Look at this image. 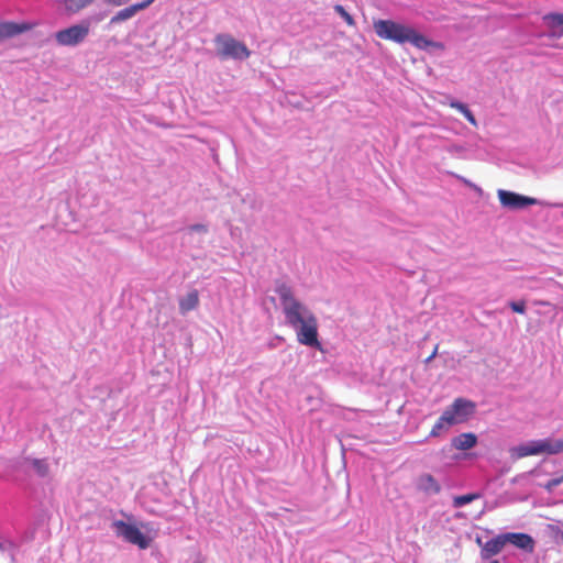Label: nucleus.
<instances>
[{
    "label": "nucleus",
    "mask_w": 563,
    "mask_h": 563,
    "mask_svg": "<svg viewBox=\"0 0 563 563\" xmlns=\"http://www.w3.org/2000/svg\"><path fill=\"white\" fill-rule=\"evenodd\" d=\"M373 26L376 35L383 40L399 44L408 42L420 49H426L432 45L431 41L417 32L413 27L393 20H377L374 21Z\"/></svg>",
    "instance_id": "obj_1"
},
{
    "label": "nucleus",
    "mask_w": 563,
    "mask_h": 563,
    "mask_svg": "<svg viewBox=\"0 0 563 563\" xmlns=\"http://www.w3.org/2000/svg\"><path fill=\"white\" fill-rule=\"evenodd\" d=\"M155 0H144L140 3L132 4L120 10L115 15L111 18V23H119L121 21H125L131 19L136 14V12L146 9L150 7Z\"/></svg>",
    "instance_id": "obj_11"
},
{
    "label": "nucleus",
    "mask_w": 563,
    "mask_h": 563,
    "mask_svg": "<svg viewBox=\"0 0 563 563\" xmlns=\"http://www.w3.org/2000/svg\"><path fill=\"white\" fill-rule=\"evenodd\" d=\"M548 27L551 30L552 34L555 36L563 35V13H549L543 18Z\"/></svg>",
    "instance_id": "obj_16"
},
{
    "label": "nucleus",
    "mask_w": 563,
    "mask_h": 563,
    "mask_svg": "<svg viewBox=\"0 0 563 563\" xmlns=\"http://www.w3.org/2000/svg\"><path fill=\"white\" fill-rule=\"evenodd\" d=\"M475 411V404L464 398H457L449 406L430 431V437H439L452 426L463 423Z\"/></svg>",
    "instance_id": "obj_2"
},
{
    "label": "nucleus",
    "mask_w": 563,
    "mask_h": 563,
    "mask_svg": "<svg viewBox=\"0 0 563 563\" xmlns=\"http://www.w3.org/2000/svg\"><path fill=\"white\" fill-rule=\"evenodd\" d=\"M476 542L481 545V558L483 560H488L499 554L503 551L504 547L506 545L504 534H499L486 541L484 544H482L479 538H477Z\"/></svg>",
    "instance_id": "obj_9"
},
{
    "label": "nucleus",
    "mask_w": 563,
    "mask_h": 563,
    "mask_svg": "<svg viewBox=\"0 0 563 563\" xmlns=\"http://www.w3.org/2000/svg\"><path fill=\"white\" fill-rule=\"evenodd\" d=\"M296 332L297 341L300 344L321 350V343L318 339V319L312 317L307 319L302 323L297 324V328H292Z\"/></svg>",
    "instance_id": "obj_6"
},
{
    "label": "nucleus",
    "mask_w": 563,
    "mask_h": 563,
    "mask_svg": "<svg viewBox=\"0 0 563 563\" xmlns=\"http://www.w3.org/2000/svg\"><path fill=\"white\" fill-rule=\"evenodd\" d=\"M536 453L537 455L540 454H548V455H554L559 454L563 451V438L558 440L552 439H542V440H536Z\"/></svg>",
    "instance_id": "obj_10"
},
{
    "label": "nucleus",
    "mask_w": 563,
    "mask_h": 563,
    "mask_svg": "<svg viewBox=\"0 0 563 563\" xmlns=\"http://www.w3.org/2000/svg\"><path fill=\"white\" fill-rule=\"evenodd\" d=\"M479 498L478 494H466L453 498V506L459 508Z\"/></svg>",
    "instance_id": "obj_21"
},
{
    "label": "nucleus",
    "mask_w": 563,
    "mask_h": 563,
    "mask_svg": "<svg viewBox=\"0 0 563 563\" xmlns=\"http://www.w3.org/2000/svg\"><path fill=\"white\" fill-rule=\"evenodd\" d=\"M450 106L452 108L456 109L457 111H460L472 125H474V126L477 125V121H476L474 114L467 108L466 104L459 102V101H453L450 103Z\"/></svg>",
    "instance_id": "obj_20"
},
{
    "label": "nucleus",
    "mask_w": 563,
    "mask_h": 563,
    "mask_svg": "<svg viewBox=\"0 0 563 563\" xmlns=\"http://www.w3.org/2000/svg\"><path fill=\"white\" fill-rule=\"evenodd\" d=\"M62 1L65 4L67 12H69V13H76L93 2V0H62Z\"/></svg>",
    "instance_id": "obj_19"
},
{
    "label": "nucleus",
    "mask_w": 563,
    "mask_h": 563,
    "mask_svg": "<svg viewBox=\"0 0 563 563\" xmlns=\"http://www.w3.org/2000/svg\"><path fill=\"white\" fill-rule=\"evenodd\" d=\"M276 292L279 296L282 302L286 323L289 327L297 328V324L314 317L312 311H310L303 303L296 299L291 288L287 284H278L276 287Z\"/></svg>",
    "instance_id": "obj_3"
},
{
    "label": "nucleus",
    "mask_w": 563,
    "mask_h": 563,
    "mask_svg": "<svg viewBox=\"0 0 563 563\" xmlns=\"http://www.w3.org/2000/svg\"><path fill=\"white\" fill-rule=\"evenodd\" d=\"M32 29L31 24L27 23H14V22H4L0 23V41L5 37H11L23 32L30 31Z\"/></svg>",
    "instance_id": "obj_13"
},
{
    "label": "nucleus",
    "mask_w": 563,
    "mask_h": 563,
    "mask_svg": "<svg viewBox=\"0 0 563 563\" xmlns=\"http://www.w3.org/2000/svg\"><path fill=\"white\" fill-rule=\"evenodd\" d=\"M437 354H438V345H435L432 353L427 357L426 363H429L431 360H433L437 356Z\"/></svg>",
    "instance_id": "obj_27"
},
{
    "label": "nucleus",
    "mask_w": 563,
    "mask_h": 563,
    "mask_svg": "<svg viewBox=\"0 0 563 563\" xmlns=\"http://www.w3.org/2000/svg\"><path fill=\"white\" fill-rule=\"evenodd\" d=\"M32 466L40 476H46L49 472V466L46 460L34 459L32 461Z\"/></svg>",
    "instance_id": "obj_22"
},
{
    "label": "nucleus",
    "mask_w": 563,
    "mask_h": 563,
    "mask_svg": "<svg viewBox=\"0 0 563 563\" xmlns=\"http://www.w3.org/2000/svg\"><path fill=\"white\" fill-rule=\"evenodd\" d=\"M217 52L222 58L245 59L251 52L246 45L231 35L219 34L216 36Z\"/></svg>",
    "instance_id": "obj_4"
},
{
    "label": "nucleus",
    "mask_w": 563,
    "mask_h": 563,
    "mask_svg": "<svg viewBox=\"0 0 563 563\" xmlns=\"http://www.w3.org/2000/svg\"><path fill=\"white\" fill-rule=\"evenodd\" d=\"M192 231L197 232H207V227L205 224H195L190 228Z\"/></svg>",
    "instance_id": "obj_26"
},
{
    "label": "nucleus",
    "mask_w": 563,
    "mask_h": 563,
    "mask_svg": "<svg viewBox=\"0 0 563 563\" xmlns=\"http://www.w3.org/2000/svg\"><path fill=\"white\" fill-rule=\"evenodd\" d=\"M90 32V23L82 21L55 33V40L60 46H76L82 43Z\"/></svg>",
    "instance_id": "obj_5"
},
{
    "label": "nucleus",
    "mask_w": 563,
    "mask_h": 563,
    "mask_svg": "<svg viewBox=\"0 0 563 563\" xmlns=\"http://www.w3.org/2000/svg\"><path fill=\"white\" fill-rule=\"evenodd\" d=\"M113 527L115 528L118 536L122 537L128 542L137 545L140 549L148 548L150 540L136 526L126 523L122 520H117L113 522Z\"/></svg>",
    "instance_id": "obj_7"
},
{
    "label": "nucleus",
    "mask_w": 563,
    "mask_h": 563,
    "mask_svg": "<svg viewBox=\"0 0 563 563\" xmlns=\"http://www.w3.org/2000/svg\"><path fill=\"white\" fill-rule=\"evenodd\" d=\"M536 441H531L526 444L514 446L509 450L510 456L514 460L523 459L530 455H537L536 453Z\"/></svg>",
    "instance_id": "obj_18"
},
{
    "label": "nucleus",
    "mask_w": 563,
    "mask_h": 563,
    "mask_svg": "<svg viewBox=\"0 0 563 563\" xmlns=\"http://www.w3.org/2000/svg\"><path fill=\"white\" fill-rule=\"evenodd\" d=\"M477 443V437L474 433H461L452 439V445L460 451H466L474 448Z\"/></svg>",
    "instance_id": "obj_15"
},
{
    "label": "nucleus",
    "mask_w": 563,
    "mask_h": 563,
    "mask_svg": "<svg viewBox=\"0 0 563 563\" xmlns=\"http://www.w3.org/2000/svg\"><path fill=\"white\" fill-rule=\"evenodd\" d=\"M506 544L511 543L512 545L522 549L532 551L533 550V539L527 534V533H516V532H508L504 533Z\"/></svg>",
    "instance_id": "obj_12"
},
{
    "label": "nucleus",
    "mask_w": 563,
    "mask_h": 563,
    "mask_svg": "<svg viewBox=\"0 0 563 563\" xmlns=\"http://www.w3.org/2000/svg\"><path fill=\"white\" fill-rule=\"evenodd\" d=\"M199 305V294L196 289L189 291L185 297L179 299V311L185 314Z\"/></svg>",
    "instance_id": "obj_17"
},
{
    "label": "nucleus",
    "mask_w": 563,
    "mask_h": 563,
    "mask_svg": "<svg viewBox=\"0 0 563 563\" xmlns=\"http://www.w3.org/2000/svg\"><path fill=\"white\" fill-rule=\"evenodd\" d=\"M459 179H461L462 181H464V184L466 185H471L470 181H467L466 179H464L463 177H459Z\"/></svg>",
    "instance_id": "obj_28"
},
{
    "label": "nucleus",
    "mask_w": 563,
    "mask_h": 563,
    "mask_svg": "<svg viewBox=\"0 0 563 563\" xmlns=\"http://www.w3.org/2000/svg\"><path fill=\"white\" fill-rule=\"evenodd\" d=\"M563 483V475L560 476V477H555V478H552L550 479L545 485H544V488L549 492H551L553 488H555L556 486L561 485Z\"/></svg>",
    "instance_id": "obj_25"
},
{
    "label": "nucleus",
    "mask_w": 563,
    "mask_h": 563,
    "mask_svg": "<svg viewBox=\"0 0 563 563\" xmlns=\"http://www.w3.org/2000/svg\"><path fill=\"white\" fill-rule=\"evenodd\" d=\"M417 487L427 494H438L441 490L440 484L431 474L420 475L417 481Z\"/></svg>",
    "instance_id": "obj_14"
},
{
    "label": "nucleus",
    "mask_w": 563,
    "mask_h": 563,
    "mask_svg": "<svg viewBox=\"0 0 563 563\" xmlns=\"http://www.w3.org/2000/svg\"><path fill=\"white\" fill-rule=\"evenodd\" d=\"M497 195L501 206L511 210L523 209L537 203L536 198L522 196L514 191L499 189Z\"/></svg>",
    "instance_id": "obj_8"
},
{
    "label": "nucleus",
    "mask_w": 563,
    "mask_h": 563,
    "mask_svg": "<svg viewBox=\"0 0 563 563\" xmlns=\"http://www.w3.org/2000/svg\"><path fill=\"white\" fill-rule=\"evenodd\" d=\"M490 563H499V562L495 560V561H492Z\"/></svg>",
    "instance_id": "obj_29"
},
{
    "label": "nucleus",
    "mask_w": 563,
    "mask_h": 563,
    "mask_svg": "<svg viewBox=\"0 0 563 563\" xmlns=\"http://www.w3.org/2000/svg\"><path fill=\"white\" fill-rule=\"evenodd\" d=\"M509 307L511 308V310L514 312L521 313V314L526 312V301L525 300L510 301Z\"/></svg>",
    "instance_id": "obj_24"
},
{
    "label": "nucleus",
    "mask_w": 563,
    "mask_h": 563,
    "mask_svg": "<svg viewBox=\"0 0 563 563\" xmlns=\"http://www.w3.org/2000/svg\"><path fill=\"white\" fill-rule=\"evenodd\" d=\"M334 10L336 13H339L343 20L350 25L353 26L355 24V21L353 16L340 4L334 7Z\"/></svg>",
    "instance_id": "obj_23"
}]
</instances>
